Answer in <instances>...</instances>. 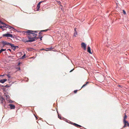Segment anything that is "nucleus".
Segmentation results:
<instances>
[{
	"label": "nucleus",
	"instance_id": "obj_46",
	"mask_svg": "<svg viewBox=\"0 0 129 129\" xmlns=\"http://www.w3.org/2000/svg\"><path fill=\"white\" fill-rule=\"evenodd\" d=\"M27 80H26V81H27V82L28 81V78H27Z\"/></svg>",
	"mask_w": 129,
	"mask_h": 129
},
{
	"label": "nucleus",
	"instance_id": "obj_36",
	"mask_svg": "<svg viewBox=\"0 0 129 129\" xmlns=\"http://www.w3.org/2000/svg\"><path fill=\"white\" fill-rule=\"evenodd\" d=\"M42 37H39V38L40 39V40H42Z\"/></svg>",
	"mask_w": 129,
	"mask_h": 129
},
{
	"label": "nucleus",
	"instance_id": "obj_48",
	"mask_svg": "<svg viewBox=\"0 0 129 129\" xmlns=\"http://www.w3.org/2000/svg\"><path fill=\"white\" fill-rule=\"evenodd\" d=\"M4 51H5L6 50V49H4Z\"/></svg>",
	"mask_w": 129,
	"mask_h": 129
},
{
	"label": "nucleus",
	"instance_id": "obj_2",
	"mask_svg": "<svg viewBox=\"0 0 129 129\" xmlns=\"http://www.w3.org/2000/svg\"><path fill=\"white\" fill-rule=\"evenodd\" d=\"M124 115H125L123 119V121L124 124V125L123 127H124L127 126V125H126V123H128V121L125 120L127 118V116L125 113L124 114Z\"/></svg>",
	"mask_w": 129,
	"mask_h": 129
},
{
	"label": "nucleus",
	"instance_id": "obj_13",
	"mask_svg": "<svg viewBox=\"0 0 129 129\" xmlns=\"http://www.w3.org/2000/svg\"><path fill=\"white\" fill-rule=\"evenodd\" d=\"M87 52L90 53L92 54L91 51L90 47L88 46L87 47Z\"/></svg>",
	"mask_w": 129,
	"mask_h": 129
},
{
	"label": "nucleus",
	"instance_id": "obj_4",
	"mask_svg": "<svg viewBox=\"0 0 129 129\" xmlns=\"http://www.w3.org/2000/svg\"><path fill=\"white\" fill-rule=\"evenodd\" d=\"M2 43L3 46H4L6 45H10L11 43H9L6 41H2Z\"/></svg>",
	"mask_w": 129,
	"mask_h": 129
},
{
	"label": "nucleus",
	"instance_id": "obj_22",
	"mask_svg": "<svg viewBox=\"0 0 129 129\" xmlns=\"http://www.w3.org/2000/svg\"><path fill=\"white\" fill-rule=\"evenodd\" d=\"M7 76L9 78H11L10 75L9 74H8L7 75Z\"/></svg>",
	"mask_w": 129,
	"mask_h": 129
},
{
	"label": "nucleus",
	"instance_id": "obj_20",
	"mask_svg": "<svg viewBox=\"0 0 129 129\" xmlns=\"http://www.w3.org/2000/svg\"><path fill=\"white\" fill-rule=\"evenodd\" d=\"M4 49H2L0 50V53H1L2 52L4 51Z\"/></svg>",
	"mask_w": 129,
	"mask_h": 129
},
{
	"label": "nucleus",
	"instance_id": "obj_17",
	"mask_svg": "<svg viewBox=\"0 0 129 129\" xmlns=\"http://www.w3.org/2000/svg\"><path fill=\"white\" fill-rule=\"evenodd\" d=\"M31 35H33V37H34L35 36H37V34H35V33H32V34H31Z\"/></svg>",
	"mask_w": 129,
	"mask_h": 129
},
{
	"label": "nucleus",
	"instance_id": "obj_33",
	"mask_svg": "<svg viewBox=\"0 0 129 129\" xmlns=\"http://www.w3.org/2000/svg\"><path fill=\"white\" fill-rule=\"evenodd\" d=\"M118 86L119 87H122V86H121V85H118Z\"/></svg>",
	"mask_w": 129,
	"mask_h": 129
},
{
	"label": "nucleus",
	"instance_id": "obj_24",
	"mask_svg": "<svg viewBox=\"0 0 129 129\" xmlns=\"http://www.w3.org/2000/svg\"><path fill=\"white\" fill-rule=\"evenodd\" d=\"M13 57H14L13 56H8V58H11L13 59Z\"/></svg>",
	"mask_w": 129,
	"mask_h": 129
},
{
	"label": "nucleus",
	"instance_id": "obj_32",
	"mask_svg": "<svg viewBox=\"0 0 129 129\" xmlns=\"http://www.w3.org/2000/svg\"><path fill=\"white\" fill-rule=\"evenodd\" d=\"M77 35V33H76L75 34V33H74V35L73 36H74L75 37H76V35Z\"/></svg>",
	"mask_w": 129,
	"mask_h": 129
},
{
	"label": "nucleus",
	"instance_id": "obj_7",
	"mask_svg": "<svg viewBox=\"0 0 129 129\" xmlns=\"http://www.w3.org/2000/svg\"><path fill=\"white\" fill-rule=\"evenodd\" d=\"M10 46L11 47L12 49H13L14 51H15L16 49V47H17V46H15L13 44L11 43Z\"/></svg>",
	"mask_w": 129,
	"mask_h": 129
},
{
	"label": "nucleus",
	"instance_id": "obj_16",
	"mask_svg": "<svg viewBox=\"0 0 129 129\" xmlns=\"http://www.w3.org/2000/svg\"><path fill=\"white\" fill-rule=\"evenodd\" d=\"M26 56L25 54L21 57L20 58L21 59H24L25 58V56Z\"/></svg>",
	"mask_w": 129,
	"mask_h": 129
},
{
	"label": "nucleus",
	"instance_id": "obj_38",
	"mask_svg": "<svg viewBox=\"0 0 129 129\" xmlns=\"http://www.w3.org/2000/svg\"><path fill=\"white\" fill-rule=\"evenodd\" d=\"M0 86H1V87H4V86H3V85H1L0 84Z\"/></svg>",
	"mask_w": 129,
	"mask_h": 129
},
{
	"label": "nucleus",
	"instance_id": "obj_51",
	"mask_svg": "<svg viewBox=\"0 0 129 129\" xmlns=\"http://www.w3.org/2000/svg\"><path fill=\"white\" fill-rule=\"evenodd\" d=\"M18 48V46H17V47H16V49L17 48Z\"/></svg>",
	"mask_w": 129,
	"mask_h": 129
},
{
	"label": "nucleus",
	"instance_id": "obj_44",
	"mask_svg": "<svg viewBox=\"0 0 129 129\" xmlns=\"http://www.w3.org/2000/svg\"><path fill=\"white\" fill-rule=\"evenodd\" d=\"M20 62H19V63H18V66H19V65H20Z\"/></svg>",
	"mask_w": 129,
	"mask_h": 129
},
{
	"label": "nucleus",
	"instance_id": "obj_11",
	"mask_svg": "<svg viewBox=\"0 0 129 129\" xmlns=\"http://www.w3.org/2000/svg\"><path fill=\"white\" fill-rule=\"evenodd\" d=\"M9 105L10 107V108L11 109H13L15 108V106L13 104H10Z\"/></svg>",
	"mask_w": 129,
	"mask_h": 129
},
{
	"label": "nucleus",
	"instance_id": "obj_18",
	"mask_svg": "<svg viewBox=\"0 0 129 129\" xmlns=\"http://www.w3.org/2000/svg\"><path fill=\"white\" fill-rule=\"evenodd\" d=\"M34 37V39L35 40V41L37 40L39 38V37H37L36 36H35Z\"/></svg>",
	"mask_w": 129,
	"mask_h": 129
},
{
	"label": "nucleus",
	"instance_id": "obj_52",
	"mask_svg": "<svg viewBox=\"0 0 129 129\" xmlns=\"http://www.w3.org/2000/svg\"><path fill=\"white\" fill-rule=\"evenodd\" d=\"M31 36H32V37H33V35H31Z\"/></svg>",
	"mask_w": 129,
	"mask_h": 129
},
{
	"label": "nucleus",
	"instance_id": "obj_47",
	"mask_svg": "<svg viewBox=\"0 0 129 129\" xmlns=\"http://www.w3.org/2000/svg\"><path fill=\"white\" fill-rule=\"evenodd\" d=\"M35 117H36V119H37V118H38L36 116V115H35Z\"/></svg>",
	"mask_w": 129,
	"mask_h": 129
},
{
	"label": "nucleus",
	"instance_id": "obj_49",
	"mask_svg": "<svg viewBox=\"0 0 129 129\" xmlns=\"http://www.w3.org/2000/svg\"><path fill=\"white\" fill-rule=\"evenodd\" d=\"M2 29L3 30H5V29H4L3 28H2Z\"/></svg>",
	"mask_w": 129,
	"mask_h": 129
},
{
	"label": "nucleus",
	"instance_id": "obj_30",
	"mask_svg": "<svg viewBox=\"0 0 129 129\" xmlns=\"http://www.w3.org/2000/svg\"><path fill=\"white\" fill-rule=\"evenodd\" d=\"M45 50V51H47V50H45V49H44V48H42L40 50Z\"/></svg>",
	"mask_w": 129,
	"mask_h": 129
},
{
	"label": "nucleus",
	"instance_id": "obj_28",
	"mask_svg": "<svg viewBox=\"0 0 129 129\" xmlns=\"http://www.w3.org/2000/svg\"><path fill=\"white\" fill-rule=\"evenodd\" d=\"M77 90H74V92L75 93H76L77 92Z\"/></svg>",
	"mask_w": 129,
	"mask_h": 129
},
{
	"label": "nucleus",
	"instance_id": "obj_37",
	"mask_svg": "<svg viewBox=\"0 0 129 129\" xmlns=\"http://www.w3.org/2000/svg\"><path fill=\"white\" fill-rule=\"evenodd\" d=\"M39 37H42L41 35H39Z\"/></svg>",
	"mask_w": 129,
	"mask_h": 129
},
{
	"label": "nucleus",
	"instance_id": "obj_53",
	"mask_svg": "<svg viewBox=\"0 0 129 129\" xmlns=\"http://www.w3.org/2000/svg\"><path fill=\"white\" fill-rule=\"evenodd\" d=\"M7 98H8V96H7Z\"/></svg>",
	"mask_w": 129,
	"mask_h": 129
},
{
	"label": "nucleus",
	"instance_id": "obj_41",
	"mask_svg": "<svg viewBox=\"0 0 129 129\" xmlns=\"http://www.w3.org/2000/svg\"><path fill=\"white\" fill-rule=\"evenodd\" d=\"M3 27L2 26H0V28H1L2 29L3 28Z\"/></svg>",
	"mask_w": 129,
	"mask_h": 129
},
{
	"label": "nucleus",
	"instance_id": "obj_19",
	"mask_svg": "<svg viewBox=\"0 0 129 129\" xmlns=\"http://www.w3.org/2000/svg\"><path fill=\"white\" fill-rule=\"evenodd\" d=\"M3 25H3L2 26L3 27H6V28L7 25L5 23V24H4Z\"/></svg>",
	"mask_w": 129,
	"mask_h": 129
},
{
	"label": "nucleus",
	"instance_id": "obj_34",
	"mask_svg": "<svg viewBox=\"0 0 129 129\" xmlns=\"http://www.w3.org/2000/svg\"><path fill=\"white\" fill-rule=\"evenodd\" d=\"M58 118H59L60 119H61V117L60 116H59V115H58Z\"/></svg>",
	"mask_w": 129,
	"mask_h": 129
},
{
	"label": "nucleus",
	"instance_id": "obj_12",
	"mask_svg": "<svg viewBox=\"0 0 129 129\" xmlns=\"http://www.w3.org/2000/svg\"><path fill=\"white\" fill-rule=\"evenodd\" d=\"M7 80L6 79H4L3 80H0V83H4Z\"/></svg>",
	"mask_w": 129,
	"mask_h": 129
},
{
	"label": "nucleus",
	"instance_id": "obj_50",
	"mask_svg": "<svg viewBox=\"0 0 129 129\" xmlns=\"http://www.w3.org/2000/svg\"><path fill=\"white\" fill-rule=\"evenodd\" d=\"M18 69H19V70H20V68H19Z\"/></svg>",
	"mask_w": 129,
	"mask_h": 129
},
{
	"label": "nucleus",
	"instance_id": "obj_14",
	"mask_svg": "<svg viewBox=\"0 0 129 129\" xmlns=\"http://www.w3.org/2000/svg\"><path fill=\"white\" fill-rule=\"evenodd\" d=\"M0 100L1 101V103H3L5 101V99L3 97H2L0 99Z\"/></svg>",
	"mask_w": 129,
	"mask_h": 129
},
{
	"label": "nucleus",
	"instance_id": "obj_10",
	"mask_svg": "<svg viewBox=\"0 0 129 129\" xmlns=\"http://www.w3.org/2000/svg\"><path fill=\"white\" fill-rule=\"evenodd\" d=\"M6 28H8L9 29H11V28H12L14 29V30H16V31L19 32V31H18L16 29H15L14 27H12L11 26L8 25H7Z\"/></svg>",
	"mask_w": 129,
	"mask_h": 129
},
{
	"label": "nucleus",
	"instance_id": "obj_21",
	"mask_svg": "<svg viewBox=\"0 0 129 129\" xmlns=\"http://www.w3.org/2000/svg\"><path fill=\"white\" fill-rule=\"evenodd\" d=\"M48 30H49L48 29H46V30H41V31L46 32V31H47Z\"/></svg>",
	"mask_w": 129,
	"mask_h": 129
},
{
	"label": "nucleus",
	"instance_id": "obj_5",
	"mask_svg": "<svg viewBox=\"0 0 129 129\" xmlns=\"http://www.w3.org/2000/svg\"><path fill=\"white\" fill-rule=\"evenodd\" d=\"M81 45L82 48H83L84 50H86V45L85 43L84 42L82 43Z\"/></svg>",
	"mask_w": 129,
	"mask_h": 129
},
{
	"label": "nucleus",
	"instance_id": "obj_23",
	"mask_svg": "<svg viewBox=\"0 0 129 129\" xmlns=\"http://www.w3.org/2000/svg\"><path fill=\"white\" fill-rule=\"evenodd\" d=\"M123 14H124L125 15L126 14V12L124 10H123Z\"/></svg>",
	"mask_w": 129,
	"mask_h": 129
},
{
	"label": "nucleus",
	"instance_id": "obj_42",
	"mask_svg": "<svg viewBox=\"0 0 129 129\" xmlns=\"http://www.w3.org/2000/svg\"><path fill=\"white\" fill-rule=\"evenodd\" d=\"M74 69H73L72 70H71V71H70V72H72L73 70H74Z\"/></svg>",
	"mask_w": 129,
	"mask_h": 129
},
{
	"label": "nucleus",
	"instance_id": "obj_40",
	"mask_svg": "<svg viewBox=\"0 0 129 129\" xmlns=\"http://www.w3.org/2000/svg\"><path fill=\"white\" fill-rule=\"evenodd\" d=\"M7 50H9L10 52H11V50L10 49H8Z\"/></svg>",
	"mask_w": 129,
	"mask_h": 129
},
{
	"label": "nucleus",
	"instance_id": "obj_27",
	"mask_svg": "<svg viewBox=\"0 0 129 129\" xmlns=\"http://www.w3.org/2000/svg\"><path fill=\"white\" fill-rule=\"evenodd\" d=\"M0 23H1V24H5V23L2 21H0Z\"/></svg>",
	"mask_w": 129,
	"mask_h": 129
},
{
	"label": "nucleus",
	"instance_id": "obj_1",
	"mask_svg": "<svg viewBox=\"0 0 129 129\" xmlns=\"http://www.w3.org/2000/svg\"><path fill=\"white\" fill-rule=\"evenodd\" d=\"M27 37L28 38V40H27L26 39H24L23 41L25 43H26V42H31L35 41L34 37H32L31 36H27Z\"/></svg>",
	"mask_w": 129,
	"mask_h": 129
},
{
	"label": "nucleus",
	"instance_id": "obj_6",
	"mask_svg": "<svg viewBox=\"0 0 129 129\" xmlns=\"http://www.w3.org/2000/svg\"><path fill=\"white\" fill-rule=\"evenodd\" d=\"M34 31L32 30H28L27 31H26V33L28 34L27 36H31V34L32 33L34 32Z\"/></svg>",
	"mask_w": 129,
	"mask_h": 129
},
{
	"label": "nucleus",
	"instance_id": "obj_35",
	"mask_svg": "<svg viewBox=\"0 0 129 129\" xmlns=\"http://www.w3.org/2000/svg\"><path fill=\"white\" fill-rule=\"evenodd\" d=\"M58 3L59 4H61V2H60L59 1H58Z\"/></svg>",
	"mask_w": 129,
	"mask_h": 129
},
{
	"label": "nucleus",
	"instance_id": "obj_3",
	"mask_svg": "<svg viewBox=\"0 0 129 129\" xmlns=\"http://www.w3.org/2000/svg\"><path fill=\"white\" fill-rule=\"evenodd\" d=\"M3 37H10L12 38H14V37H13L12 34L8 33L3 34Z\"/></svg>",
	"mask_w": 129,
	"mask_h": 129
},
{
	"label": "nucleus",
	"instance_id": "obj_43",
	"mask_svg": "<svg viewBox=\"0 0 129 129\" xmlns=\"http://www.w3.org/2000/svg\"><path fill=\"white\" fill-rule=\"evenodd\" d=\"M37 31H34V32L35 33H37Z\"/></svg>",
	"mask_w": 129,
	"mask_h": 129
},
{
	"label": "nucleus",
	"instance_id": "obj_39",
	"mask_svg": "<svg viewBox=\"0 0 129 129\" xmlns=\"http://www.w3.org/2000/svg\"><path fill=\"white\" fill-rule=\"evenodd\" d=\"M41 32H40L39 33V35H41L42 34V33H41Z\"/></svg>",
	"mask_w": 129,
	"mask_h": 129
},
{
	"label": "nucleus",
	"instance_id": "obj_45",
	"mask_svg": "<svg viewBox=\"0 0 129 129\" xmlns=\"http://www.w3.org/2000/svg\"><path fill=\"white\" fill-rule=\"evenodd\" d=\"M4 75H0V77L1 76H4Z\"/></svg>",
	"mask_w": 129,
	"mask_h": 129
},
{
	"label": "nucleus",
	"instance_id": "obj_25",
	"mask_svg": "<svg viewBox=\"0 0 129 129\" xmlns=\"http://www.w3.org/2000/svg\"><path fill=\"white\" fill-rule=\"evenodd\" d=\"M52 48H47L46 49H47L48 50H51Z\"/></svg>",
	"mask_w": 129,
	"mask_h": 129
},
{
	"label": "nucleus",
	"instance_id": "obj_31",
	"mask_svg": "<svg viewBox=\"0 0 129 129\" xmlns=\"http://www.w3.org/2000/svg\"><path fill=\"white\" fill-rule=\"evenodd\" d=\"M9 102L11 103H12L13 102V101L11 100H10L9 101Z\"/></svg>",
	"mask_w": 129,
	"mask_h": 129
},
{
	"label": "nucleus",
	"instance_id": "obj_15",
	"mask_svg": "<svg viewBox=\"0 0 129 129\" xmlns=\"http://www.w3.org/2000/svg\"><path fill=\"white\" fill-rule=\"evenodd\" d=\"M88 83V82H86V83L85 84H84L83 86L81 88H83V87H84L86 85H87V84Z\"/></svg>",
	"mask_w": 129,
	"mask_h": 129
},
{
	"label": "nucleus",
	"instance_id": "obj_9",
	"mask_svg": "<svg viewBox=\"0 0 129 129\" xmlns=\"http://www.w3.org/2000/svg\"><path fill=\"white\" fill-rule=\"evenodd\" d=\"M44 2L43 1H42L40 2H39V3H38V4L37 5V11H38L39 10V9L40 7V5L41 3H42V2Z\"/></svg>",
	"mask_w": 129,
	"mask_h": 129
},
{
	"label": "nucleus",
	"instance_id": "obj_54",
	"mask_svg": "<svg viewBox=\"0 0 129 129\" xmlns=\"http://www.w3.org/2000/svg\"><path fill=\"white\" fill-rule=\"evenodd\" d=\"M1 21L0 20V21Z\"/></svg>",
	"mask_w": 129,
	"mask_h": 129
},
{
	"label": "nucleus",
	"instance_id": "obj_8",
	"mask_svg": "<svg viewBox=\"0 0 129 129\" xmlns=\"http://www.w3.org/2000/svg\"><path fill=\"white\" fill-rule=\"evenodd\" d=\"M70 123L71 124H72L75 126L77 127H81V126L78 125L76 123H73L72 122H70Z\"/></svg>",
	"mask_w": 129,
	"mask_h": 129
},
{
	"label": "nucleus",
	"instance_id": "obj_26",
	"mask_svg": "<svg viewBox=\"0 0 129 129\" xmlns=\"http://www.w3.org/2000/svg\"><path fill=\"white\" fill-rule=\"evenodd\" d=\"M9 87V86L7 85L4 86V87Z\"/></svg>",
	"mask_w": 129,
	"mask_h": 129
},
{
	"label": "nucleus",
	"instance_id": "obj_29",
	"mask_svg": "<svg viewBox=\"0 0 129 129\" xmlns=\"http://www.w3.org/2000/svg\"><path fill=\"white\" fill-rule=\"evenodd\" d=\"M126 125L127 126L129 127V123L128 122V123H126Z\"/></svg>",
	"mask_w": 129,
	"mask_h": 129
}]
</instances>
